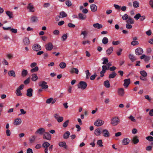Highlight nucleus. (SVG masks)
<instances>
[{"instance_id": "nucleus-62", "label": "nucleus", "mask_w": 153, "mask_h": 153, "mask_svg": "<svg viewBox=\"0 0 153 153\" xmlns=\"http://www.w3.org/2000/svg\"><path fill=\"white\" fill-rule=\"evenodd\" d=\"M68 25L70 27L74 28L75 27V25H74L71 23H68Z\"/></svg>"}, {"instance_id": "nucleus-29", "label": "nucleus", "mask_w": 153, "mask_h": 153, "mask_svg": "<svg viewBox=\"0 0 153 153\" xmlns=\"http://www.w3.org/2000/svg\"><path fill=\"white\" fill-rule=\"evenodd\" d=\"M32 76L31 80L32 81H35L38 79V77L36 74H32Z\"/></svg>"}, {"instance_id": "nucleus-47", "label": "nucleus", "mask_w": 153, "mask_h": 153, "mask_svg": "<svg viewBox=\"0 0 153 153\" xmlns=\"http://www.w3.org/2000/svg\"><path fill=\"white\" fill-rule=\"evenodd\" d=\"M86 74V78L88 79L89 78V76L91 75V73L89 72L88 70H87L85 71Z\"/></svg>"}, {"instance_id": "nucleus-13", "label": "nucleus", "mask_w": 153, "mask_h": 153, "mask_svg": "<svg viewBox=\"0 0 153 153\" xmlns=\"http://www.w3.org/2000/svg\"><path fill=\"white\" fill-rule=\"evenodd\" d=\"M117 92L118 94L120 96H123L124 94V89L123 88H118Z\"/></svg>"}, {"instance_id": "nucleus-18", "label": "nucleus", "mask_w": 153, "mask_h": 153, "mask_svg": "<svg viewBox=\"0 0 153 153\" xmlns=\"http://www.w3.org/2000/svg\"><path fill=\"white\" fill-rule=\"evenodd\" d=\"M102 71L100 72V76L101 77H102L104 76V74L102 75V73H105V71L106 70L107 67L106 65H103L102 66Z\"/></svg>"}, {"instance_id": "nucleus-7", "label": "nucleus", "mask_w": 153, "mask_h": 153, "mask_svg": "<svg viewBox=\"0 0 153 153\" xmlns=\"http://www.w3.org/2000/svg\"><path fill=\"white\" fill-rule=\"evenodd\" d=\"M104 123V122L101 120H97L94 123L95 126H100L102 125Z\"/></svg>"}, {"instance_id": "nucleus-48", "label": "nucleus", "mask_w": 153, "mask_h": 153, "mask_svg": "<svg viewBox=\"0 0 153 153\" xmlns=\"http://www.w3.org/2000/svg\"><path fill=\"white\" fill-rule=\"evenodd\" d=\"M65 4L68 7H70L72 5V3L71 1L67 0L65 1Z\"/></svg>"}, {"instance_id": "nucleus-43", "label": "nucleus", "mask_w": 153, "mask_h": 153, "mask_svg": "<svg viewBox=\"0 0 153 153\" xmlns=\"http://www.w3.org/2000/svg\"><path fill=\"white\" fill-rule=\"evenodd\" d=\"M31 20L33 22H37L38 20V17L36 16H33L31 18Z\"/></svg>"}, {"instance_id": "nucleus-52", "label": "nucleus", "mask_w": 153, "mask_h": 153, "mask_svg": "<svg viewBox=\"0 0 153 153\" xmlns=\"http://www.w3.org/2000/svg\"><path fill=\"white\" fill-rule=\"evenodd\" d=\"M30 78L29 77L27 78L26 80H25L24 82V83L25 85H27L30 83Z\"/></svg>"}, {"instance_id": "nucleus-24", "label": "nucleus", "mask_w": 153, "mask_h": 153, "mask_svg": "<svg viewBox=\"0 0 153 153\" xmlns=\"http://www.w3.org/2000/svg\"><path fill=\"white\" fill-rule=\"evenodd\" d=\"M79 71L76 68H73L71 69L70 72L71 74L75 73L76 74H78L79 73Z\"/></svg>"}, {"instance_id": "nucleus-41", "label": "nucleus", "mask_w": 153, "mask_h": 153, "mask_svg": "<svg viewBox=\"0 0 153 153\" xmlns=\"http://www.w3.org/2000/svg\"><path fill=\"white\" fill-rule=\"evenodd\" d=\"M39 70V68L38 66H36L34 68H33L30 70V72L31 73L35 72L38 71Z\"/></svg>"}, {"instance_id": "nucleus-31", "label": "nucleus", "mask_w": 153, "mask_h": 153, "mask_svg": "<svg viewBox=\"0 0 153 153\" xmlns=\"http://www.w3.org/2000/svg\"><path fill=\"white\" fill-rule=\"evenodd\" d=\"M70 134V132L69 131H66L63 135V138L64 139H68L69 136Z\"/></svg>"}, {"instance_id": "nucleus-37", "label": "nucleus", "mask_w": 153, "mask_h": 153, "mask_svg": "<svg viewBox=\"0 0 153 153\" xmlns=\"http://www.w3.org/2000/svg\"><path fill=\"white\" fill-rule=\"evenodd\" d=\"M117 75L116 73L115 72H113L112 73L109 75L108 78L109 79L114 78Z\"/></svg>"}, {"instance_id": "nucleus-4", "label": "nucleus", "mask_w": 153, "mask_h": 153, "mask_svg": "<svg viewBox=\"0 0 153 153\" xmlns=\"http://www.w3.org/2000/svg\"><path fill=\"white\" fill-rule=\"evenodd\" d=\"M43 139L50 140L51 138V135L48 132H45L43 136Z\"/></svg>"}, {"instance_id": "nucleus-14", "label": "nucleus", "mask_w": 153, "mask_h": 153, "mask_svg": "<svg viewBox=\"0 0 153 153\" xmlns=\"http://www.w3.org/2000/svg\"><path fill=\"white\" fill-rule=\"evenodd\" d=\"M33 90L31 88H28L27 90L26 95L29 97H32L33 95Z\"/></svg>"}, {"instance_id": "nucleus-32", "label": "nucleus", "mask_w": 153, "mask_h": 153, "mask_svg": "<svg viewBox=\"0 0 153 153\" xmlns=\"http://www.w3.org/2000/svg\"><path fill=\"white\" fill-rule=\"evenodd\" d=\"M129 58L132 62H133L136 60L135 57L132 54H129Z\"/></svg>"}, {"instance_id": "nucleus-39", "label": "nucleus", "mask_w": 153, "mask_h": 153, "mask_svg": "<svg viewBox=\"0 0 153 153\" xmlns=\"http://www.w3.org/2000/svg\"><path fill=\"white\" fill-rule=\"evenodd\" d=\"M50 145V143L47 142H45L44 143L42 144V146L43 148H47Z\"/></svg>"}, {"instance_id": "nucleus-16", "label": "nucleus", "mask_w": 153, "mask_h": 153, "mask_svg": "<svg viewBox=\"0 0 153 153\" xmlns=\"http://www.w3.org/2000/svg\"><path fill=\"white\" fill-rule=\"evenodd\" d=\"M22 123V120L21 119L18 118L16 119L14 122V124L16 125H20Z\"/></svg>"}, {"instance_id": "nucleus-58", "label": "nucleus", "mask_w": 153, "mask_h": 153, "mask_svg": "<svg viewBox=\"0 0 153 153\" xmlns=\"http://www.w3.org/2000/svg\"><path fill=\"white\" fill-rule=\"evenodd\" d=\"M87 34V33L86 31H82L81 35H84V38H85Z\"/></svg>"}, {"instance_id": "nucleus-27", "label": "nucleus", "mask_w": 153, "mask_h": 153, "mask_svg": "<svg viewBox=\"0 0 153 153\" xmlns=\"http://www.w3.org/2000/svg\"><path fill=\"white\" fill-rule=\"evenodd\" d=\"M8 74L10 76H13V77L16 76L15 72L13 70L9 71L8 72Z\"/></svg>"}, {"instance_id": "nucleus-60", "label": "nucleus", "mask_w": 153, "mask_h": 153, "mask_svg": "<svg viewBox=\"0 0 153 153\" xmlns=\"http://www.w3.org/2000/svg\"><path fill=\"white\" fill-rule=\"evenodd\" d=\"M126 27L127 29H131L132 28V26L130 24L127 23L126 25Z\"/></svg>"}, {"instance_id": "nucleus-64", "label": "nucleus", "mask_w": 153, "mask_h": 153, "mask_svg": "<svg viewBox=\"0 0 153 153\" xmlns=\"http://www.w3.org/2000/svg\"><path fill=\"white\" fill-rule=\"evenodd\" d=\"M97 76L96 74L95 73L93 75L91 76L90 77V79L91 80H93L95 79L96 77Z\"/></svg>"}, {"instance_id": "nucleus-33", "label": "nucleus", "mask_w": 153, "mask_h": 153, "mask_svg": "<svg viewBox=\"0 0 153 153\" xmlns=\"http://www.w3.org/2000/svg\"><path fill=\"white\" fill-rule=\"evenodd\" d=\"M104 85L106 88H109L110 86L109 82L108 80L104 82Z\"/></svg>"}, {"instance_id": "nucleus-28", "label": "nucleus", "mask_w": 153, "mask_h": 153, "mask_svg": "<svg viewBox=\"0 0 153 153\" xmlns=\"http://www.w3.org/2000/svg\"><path fill=\"white\" fill-rule=\"evenodd\" d=\"M146 139L150 142H152L151 143V145H153V137L149 136L146 137Z\"/></svg>"}, {"instance_id": "nucleus-34", "label": "nucleus", "mask_w": 153, "mask_h": 153, "mask_svg": "<svg viewBox=\"0 0 153 153\" xmlns=\"http://www.w3.org/2000/svg\"><path fill=\"white\" fill-rule=\"evenodd\" d=\"M113 50V48L111 47L106 51L108 55H110L112 52Z\"/></svg>"}, {"instance_id": "nucleus-56", "label": "nucleus", "mask_w": 153, "mask_h": 153, "mask_svg": "<svg viewBox=\"0 0 153 153\" xmlns=\"http://www.w3.org/2000/svg\"><path fill=\"white\" fill-rule=\"evenodd\" d=\"M97 144L99 145L100 147H102L103 146V145L102 144V140H98L97 142Z\"/></svg>"}, {"instance_id": "nucleus-21", "label": "nucleus", "mask_w": 153, "mask_h": 153, "mask_svg": "<svg viewBox=\"0 0 153 153\" xmlns=\"http://www.w3.org/2000/svg\"><path fill=\"white\" fill-rule=\"evenodd\" d=\"M93 26L94 28H97L98 29H100L102 28L103 27L102 25L99 24L98 23H96L94 24Z\"/></svg>"}, {"instance_id": "nucleus-42", "label": "nucleus", "mask_w": 153, "mask_h": 153, "mask_svg": "<svg viewBox=\"0 0 153 153\" xmlns=\"http://www.w3.org/2000/svg\"><path fill=\"white\" fill-rule=\"evenodd\" d=\"M140 74L142 76L144 77H146L147 75V73L145 71H141Z\"/></svg>"}, {"instance_id": "nucleus-12", "label": "nucleus", "mask_w": 153, "mask_h": 153, "mask_svg": "<svg viewBox=\"0 0 153 153\" xmlns=\"http://www.w3.org/2000/svg\"><path fill=\"white\" fill-rule=\"evenodd\" d=\"M124 83L123 86L126 87L127 88L130 83V79L129 78L125 79L124 80Z\"/></svg>"}, {"instance_id": "nucleus-25", "label": "nucleus", "mask_w": 153, "mask_h": 153, "mask_svg": "<svg viewBox=\"0 0 153 153\" xmlns=\"http://www.w3.org/2000/svg\"><path fill=\"white\" fill-rule=\"evenodd\" d=\"M128 20L126 21V22L128 24H133L134 23V19L131 18V17H129L128 18Z\"/></svg>"}, {"instance_id": "nucleus-1", "label": "nucleus", "mask_w": 153, "mask_h": 153, "mask_svg": "<svg viewBox=\"0 0 153 153\" xmlns=\"http://www.w3.org/2000/svg\"><path fill=\"white\" fill-rule=\"evenodd\" d=\"M120 123V120L117 117H114L111 119V124L113 126L117 125Z\"/></svg>"}, {"instance_id": "nucleus-44", "label": "nucleus", "mask_w": 153, "mask_h": 153, "mask_svg": "<svg viewBox=\"0 0 153 153\" xmlns=\"http://www.w3.org/2000/svg\"><path fill=\"white\" fill-rule=\"evenodd\" d=\"M102 59L103 60V62L102 63V64L103 65L106 64L108 62V60L107 58H103Z\"/></svg>"}, {"instance_id": "nucleus-11", "label": "nucleus", "mask_w": 153, "mask_h": 153, "mask_svg": "<svg viewBox=\"0 0 153 153\" xmlns=\"http://www.w3.org/2000/svg\"><path fill=\"white\" fill-rule=\"evenodd\" d=\"M143 53V49L140 48H137L135 50V53L137 55H141Z\"/></svg>"}, {"instance_id": "nucleus-40", "label": "nucleus", "mask_w": 153, "mask_h": 153, "mask_svg": "<svg viewBox=\"0 0 153 153\" xmlns=\"http://www.w3.org/2000/svg\"><path fill=\"white\" fill-rule=\"evenodd\" d=\"M133 6L134 7H138L139 6V3L138 1H134L133 2Z\"/></svg>"}, {"instance_id": "nucleus-22", "label": "nucleus", "mask_w": 153, "mask_h": 153, "mask_svg": "<svg viewBox=\"0 0 153 153\" xmlns=\"http://www.w3.org/2000/svg\"><path fill=\"white\" fill-rule=\"evenodd\" d=\"M6 13L7 15L9 16V19H11L13 17V14L12 12L7 11L6 12Z\"/></svg>"}, {"instance_id": "nucleus-5", "label": "nucleus", "mask_w": 153, "mask_h": 153, "mask_svg": "<svg viewBox=\"0 0 153 153\" xmlns=\"http://www.w3.org/2000/svg\"><path fill=\"white\" fill-rule=\"evenodd\" d=\"M32 49L34 51H38L41 50L42 48L41 46L39 44H35L33 46Z\"/></svg>"}, {"instance_id": "nucleus-57", "label": "nucleus", "mask_w": 153, "mask_h": 153, "mask_svg": "<svg viewBox=\"0 0 153 153\" xmlns=\"http://www.w3.org/2000/svg\"><path fill=\"white\" fill-rule=\"evenodd\" d=\"M64 120V118L62 117H60L56 119L57 122L59 123H60L63 121Z\"/></svg>"}, {"instance_id": "nucleus-30", "label": "nucleus", "mask_w": 153, "mask_h": 153, "mask_svg": "<svg viewBox=\"0 0 153 153\" xmlns=\"http://www.w3.org/2000/svg\"><path fill=\"white\" fill-rule=\"evenodd\" d=\"M132 141L134 144L137 143L139 141V139L137 136H136L134 137L132 139Z\"/></svg>"}, {"instance_id": "nucleus-19", "label": "nucleus", "mask_w": 153, "mask_h": 153, "mask_svg": "<svg viewBox=\"0 0 153 153\" xmlns=\"http://www.w3.org/2000/svg\"><path fill=\"white\" fill-rule=\"evenodd\" d=\"M130 142V140L128 138H124L122 141V144L123 145H126L129 143Z\"/></svg>"}, {"instance_id": "nucleus-53", "label": "nucleus", "mask_w": 153, "mask_h": 153, "mask_svg": "<svg viewBox=\"0 0 153 153\" xmlns=\"http://www.w3.org/2000/svg\"><path fill=\"white\" fill-rule=\"evenodd\" d=\"M2 63L4 65H8L7 61L5 59H3L2 61Z\"/></svg>"}, {"instance_id": "nucleus-50", "label": "nucleus", "mask_w": 153, "mask_h": 153, "mask_svg": "<svg viewBox=\"0 0 153 153\" xmlns=\"http://www.w3.org/2000/svg\"><path fill=\"white\" fill-rule=\"evenodd\" d=\"M67 35L66 34H65L62 35V36L61 40L62 41H65L67 39Z\"/></svg>"}, {"instance_id": "nucleus-26", "label": "nucleus", "mask_w": 153, "mask_h": 153, "mask_svg": "<svg viewBox=\"0 0 153 153\" xmlns=\"http://www.w3.org/2000/svg\"><path fill=\"white\" fill-rule=\"evenodd\" d=\"M59 145L61 147H64V148L65 149H66L67 147L66 143L65 142H59Z\"/></svg>"}, {"instance_id": "nucleus-20", "label": "nucleus", "mask_w": 153, "mask_h": 153, "mask_svg": "<svg viewBox=\"0 0 153 153\" xmlns=\"http://www.w3.org/2000/svg\"><path fill=\"white\" fill-rule=\"evenodd\" d=\"M91 11L92 12H95L97 10V7L95 4H92L90 5Z\"/></svg>"}, {"instance_id": "nucleus-45", "label": "nucleus", "mask_w": 153, "mask_h": 153, "mask_svg": "<svg viewBox=\"0 0 153 153\" xmlns=\"http://www.w3.org/2000/svg\"><path fill=\"white\" fill-rule=\"evenodd\" d=\"M66 65L65 62H62L59 65L60 67L61 68L63 69L66 66Z\"/></svg>"}, {"instance_id": "nucleus-55", "label": "nucleus", "mask_w": 153, "mask_h": 153, "mask_svg": "<svg viewBox=\"0 0 153 153\" xmlns=\"http://www.w3.org/2000/svg\"><path fill=\"white\" fill-rule=\"evenodd\" d=\"M69 120H67L63 124V126L64 127H66L68 124Z\"/></svg>"}, {"instance_id": "nucleus-51", "label": "nucleus", "mask_w": 153, "mask_h": 153, "mask_svg": "<svg viewBox=\"0 0 153 153\" xmlns=\"http://www.w3.org/2000/svg\"><path fill=\"white\" fill-rule=\"evenodd\" d=\"M141 17V15L140 13L137 14L135 16H134V18H135L136 20H138Z\"/></svg>"}, {"instance_id": "nucleus-9", "label": "nucleus", "mask_w": 153, "mask_h": 153, "mask_svg": "<svg viewBox=\"0 0 153 153\" xmlns=\"http://www.w3.org/2000/svg\"><path fill=\"white\" fill-rule=\"evenodd\" d=\"M45 46L46 50L49 51L51 50L53 48V45L52 43L51 42L46 44Z\"/></svg>"}, {"instance_id": "nucleus-54", "label": "nucleus", "mask_w": 153, "mask_h": 153, "mask_svg": "<svg viewBox=\"0 0 153 153\" xmlns=\"http://www.w3.org/2000/svg\"><path fill=\"white\" fill-rule=\"evenodd\" d=\"M139 44V42L136 41H133L131 42V44L132 45L135 46Z\"/></svg>"}, {"instance_id": "nucleus-35", "label": "nucleus", "mask_w": 153, "mask_h": 153, "mask_svg": "<svg viewBox=\"0 0 153 153\" xmlns=\"http://www.w3.org/2000/svg\"><path fill=\"white\" fill-rule=\"evenodd\" d=\"M60 16L61 18H62L67 16V14L64 11H62L59 13Z\"/></svg>"}, {"instance_id": "nucleus-36", "label": "nucleus", "mask_w": 153, "mask_h": 153, "mask_svg": "<svg viewBox=\"0 0 153 153\" xmlns=\"http://www.w3.org/2000/svg\"><path fill=\"white\" fill-rule=\"evenodd\" d=\"M28 72L27 70L23 69L22 72V76L24 77L27 74Z\"/></svg>"}, {"instance_id": "nucleus-17", "label": "nucleus", "mask_w": 153, "mask_h": 153, "mask_svg": "<svg viewBox=\"0 0 153 153\" xmlns=\"http://www.w3.org/2000/svg\"><path fill=\"white\" fill-rule=\"evenodd\" d=\"M101 128H98L95 130L94 134L97 136H99L101 134Z\"/></svg>"}, {"instance_id": "nucleus-49", "label": "nucleus", "mask_w": 153, "mask_h": 153, "mask_svg": "<svg viewBox=\"0 0 153 153\" xmlns=\"http://www.w3.org/2000/svg\"><path fill=\"white\" fill-rule=\"evenodd\" d=\"M128 17H128V15L127 14H124L122 17L123 19L125 20H127Z\"/></svg>"}, {"instance_id": "nucleus-46", "label": "nucleus", "mask_w": 153, "mask_h": 153, "mask_svg": "<svg viewBox=\"0 0 153 153\" xmlns=\"http://www.w3.org/2000/svg\"><path fill=\"white\" fill-rule=\"evenodd\" d=\"M16 93L17 96H21L22 95V94L21 93L20 90L19 89H17L16 91Z\"/></svg>"}, {"instance_id": "nucleus-59", "label": "nucleus", "mask_w": 153, "mask_h": 153, "mask_svg": "<svg viewBox=\"0 0 153 153\" xmlns=\"http://www.w3.org/2000/svg\"><path fill=\"white\" fill-rule=\"evenodd\" d=\"M35 138L36 137L35 136H32V138H30L29 139L30 143H33Z\"/></svg>"}, {"instance_id": "nucleus-38", "label": "nucleus", "mask_w": 153, "mask_h": 153, "mask_svg": "<svg viewBox=\"0 0 153 153\" xmlns=\"http://www.w3.org/2000/svg\"><path fill=\"white\" fill-rule=\"evenodd\" d=\"M108 42V40L106 37H104L102 41V43L105 45L107 44Z\"/></svg>"}, {"instance_id": "nucleus-63", "label": "nucleus", "mask_w": 153, "mask_h": 153, "mask_svg": "<svg viewBox=\"0 0 153 153\" xmlns=\"http://www.w3.org/2000/svg\"><path fill=\"white\" fill-rule=\"evenodd\" d=\"M53 99L52 98H50L48 99L46 101V103H50L53 100Z\"/></svg>"}, {"instance_id": "nucleus-10", "label": "nucleus", "mask_w": 153, "mask_h": 153, "mask_svg": "<svg viewBox=\"0 0 153 153\" xmlns=\"http://www.w3.org/2000/svg\"><path fill=\"white\" fill-rule=\"evenodd\" d=\"M45 129L42 128H40L38 129L36 131L35 134H39L40 135H42L45 132Z\"/></svg>"}, {"instance_id": "nucleus-2", "label": "nucleus", "mask_w": 153, "mask_h": 153, "mask_svg": "<svg viewBox=\"0 0 153 153\" xmlns=\"http://www.w3.org/2000/svg\"><path fill=\"white\" fill-rule=\"evenodd\" d=\"M87 86V84L84 81H80L78 85L77 86L78 88H81L84 90L85 89Z\"/></svg>"}, {"instance_id": "nucleus-61", "label": "nucleus", "mask_w": 153, "mask_h": 153, "mask_svg": "<svg viewBox=\"0 0 153 153\" xmlns=\"http://www.w3.org/2000/svg\"><path fill=\"white\" fill-rule=\"evenodd\" d=\"M54 117L56 120L59 117L60 115L59 113H55L53 114Z\"/></svg>"}, {"instance_id": "nucleus-6", "label": "nucleus", "mask_w": 153, "mask_h": 153, "mask_svg": "<svg viewBox=\"0 0 153 153\" xmlns=\"http://www.w3.org/2000/svg\"><path fill=\"white\" fill-rule=\"evenodd\" d=\"M27 8L30 12H33L35 11V8L33 5L31 3L28 4L27 7Z\"/></svg>"}, {"instance_id": "nucleus-3", "label": "nucleus", "mask_w": 153, "mask_h": 153, "mask_svg": "<svg viewBox=\"0 0 153 153\" xmlns=\"http://www.w3.org/2000/svg\"><path fill=\"white\" fill-rule=\"evenodd\" d=\"M47 82L45 81H41L39 83V86L44 90L48 88V86L47 85Z\"/></svg>"}, {"instance_id": "nucleus-15", "label": "nucleus", "mask_w": 153, "mask_h": 153, "mask_svg": "<svg viewBox=\"0 0 153 153\" xmlns=\"http://www.w3.org/2000/svg\"><path fill=\"white\" fill-rule=\"evenodd\" d=\"M23 43L25 45H27L30 43V41L29 38L25 37L23 39Z\"/></svg>"}, {"instance_id": "nucleus-8", "label": "nucleus", "mask_w": 153, "mask_h": 153, "mask_svg": "<svg viewBox=\"0 0 153 153\" xmlns=\"http://www.w3.org/2000/svg\"><path fill=\"white\" fill-rule=\"evenodd\" d=\"M101 134L104 137H108L110 136V134L108 131L106 129H104L101 131Z\"/></svg>"}, {"instance_id": "nucleus-23", "label": "nucleus", "mask_w": 153, "mask_h": 153, "mask_svg": "<svg viewBox=\"0 0 153 153\" xmlns=\"http://www.w3.org/2000/svg\"><path fill=\"white\" fill-rule=\"evenodd\" d=\"M79 19H80L83 20L86 19V15H84L82 13H79L78 14Z\"/></svg>"}]
</instances>
